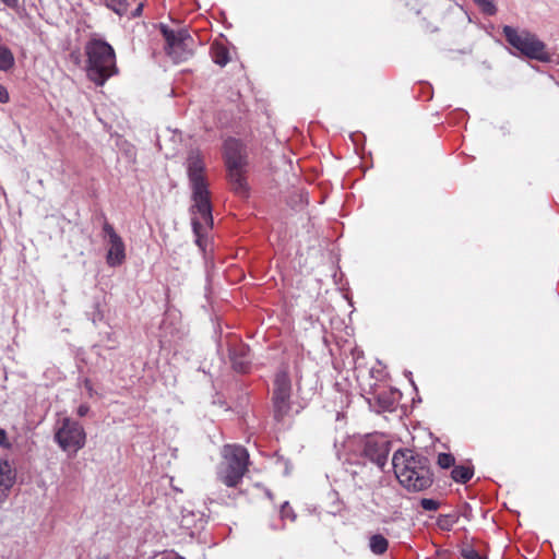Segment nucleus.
Here are the masks:
<instances>
[{
  "label": "nucleus",
  "mask_w": 559,
  "mask_h": 559,
  "mask_svg": "<svg viewBox=\"0 0 559 559\" xmlns=\"http://www.w3.org/2000/svg\"><path fill=\"white\" fill-rule=\"evenodd\" d=\"M229 357L233 364V368L237 372L245 373L250 368L249 348L243 345L233 346L229 349Z\"/></svg>",
  "instance_id": "15"
},
{
  "label": "nucleus",
  "mask_w": 559,
  "mask_h": 559,
  "mask_svg": "<svg viewBox=\"0 0 559 559\" xmlns=\"http://www.w3.org/2000/svg\"><path fill=\"white\" fill-rule=\"evenodd\" d=\"M9 99L10 97L7 87L0 84V103L5 104Z\"/></svg>",
  "instance_id": "26"
},
{
  "label": "nucleus",
  "mask_w": 559,
  "mask_h": 559,
  "mask_svg": "<svg viewBox=\"0 0 559 559\" xmlns=\"http://www.w3.org/2000/svg\"><path fill=\"white\" fill-rule=\"evenodd\" d=\"M502 32L506 40L522 55L540 61H547L549 59L548 53L545 50V44L540 41L536 35L527 31L520 32L508 25L503 27Z\"/></svg>",
  "instance_id": "5"
},
{
  "label": "nucleus",
  "mask_w": 559,
  "mask_h": 559,
  "mask_svg": "<svg viewBox=\"0 0 559 559\" xmlns=\"http://www.w3.org/2000/svg\"><path fill=\"white\" fill-rule=\"evenodd\" d=\"M439 502L437 500H433V499H428V498H423L420 500V507L425 510V511H436L439 509Z\"/></svg>",
  "instance_id": "24"
},
{
  "label": "nucleus",
  "mask_w": 559,
  "mask_h": 559,
  "mask_svg": "<svg viewBox=\"0 0 559 559\" xmlns=\"http://www.w3.org/2000/svg\"><path fill=\"white\" fill-rule=\"evenodd\" d=\"M484 13L493 15L497 12V8L491 0H473Z\"/></svg>",
  "instance_id": "23"
},
{
  "label": "nucleus",
  "mask_w": 559,
  "mask_h": 559,
  "mask_svg": "<svg viewBox=\"0 0 559 559\" xmlns=\"http://www.w3.org/2000/svg\"><path fill=\"white\" fill-rule=\"evenodd\" d=\"M292 381L287 371H280L274 379L273 408L276 420H282L290 411Z\"/></svg>",
  "instance_id": "8"
},
{
  "label": "nucleus",
  "mask_w": 559,
  "mask_h": 559,
  "mask_svg": "<svg viewBox=\"0 0 559 559\" xmlns=\"http://www.w3.org/2000/svg\"><path fill=\"white\" fill-rule=\"evenodd\" d=\"M142 10H143V3H139L138 8L134 10V12L132 13V16H140L141 13H142Z\"/></svg>",
  "instance_id": "30"
},
{
  "label": "nucleus",
  "mask_w": 559,
  "mask_h": 559,
  "mask_svg": "<svg viewBox=\"0 0 559 559\" xmlns=\"http://www.w3.org/2000/svg\"><path fill=\"white\" fill-rule=\"evenodd\" d=\"M187 175L192 190L191 206L192 228L197 237L198 246H202V238L206 229L213 225L212 205L210 200L209 183L205 177V162L199 148H191L186 159Z\"/></svg>",
  "instance_id": "1"
},
{
  "label": "nucleus",
  "mask_w": 559,
  "mask_h": 559,
  "mask_svg": "<svg viewBox=\"0 0 559 559\" xmlns=\"http://www.w3.org/2000/svg\"><path fill=\"white\" fill-rule=\"evenodd\" d=\"M84 386L88 391L90 395L92 396V394H93V384H92L91 380L85 379Z\"/></svg>",
  "instance_id": "29"
},
{
  "label": "nucleus",
  "mask_w": 559,
  "mask_h": 559,
  "mask_svg": "<svg viewBox=\"0 0 559 559\" xmlns=\"http://www.w3.org/2000/svg\"><path fill=\"white\" fill-rule=\"evenodd\" d=\"M463 559H485L474 548H465L461 552Z\"/></svg>",
  "instance_id": "25"
},
{
  "label": "nucleus",
  "mask_w": 559,
  "mask_h": 559,
  "mask_svg": "<svg viewBox=\"0 0 559 559\" xmlns=\"http://www.w3.org/2000/svg\"><path fill=\"white\" fill-rule=\"evenodd\" d=\"M222 461L216 467L217 480L227 487L236 488L249 466V453L238 444H225L221 450Z\"/></svg>",
  "instance_id": "4"
},
{
  "label": "nucleus",
  "mask_w": 559,
  "mask_h": 559,
  "mask_svg": "<svg viewBox=\"0 0 559 559\" xmlns=\"http://www.w3.org/2000/svg\"><path fill=\"white\" fill-rule=\"evenodd\" d=\"M104 4L118 15H123L128 11V0H103Z\"/></svg>",
  "instance_id": "21"
},
{
  "label": "nucleus",
  "mask_w": 559,
  "mask_h": 559,
  "mask_svg": "<svg viewBox=\"0 0 559 559\" xmlns=\"http://www.w3.org/2000/svg\"><path fill=\"white\" fill-rule=\"evenodd\" d=\"M369 547L374 555L380 556L388 550L389 542L383 535L373 534L369 538Z\"/></svg>",
  "instance_id": "18"
},
{
  "label": "nucleus",
  "mask_w": 559,
  "mask_h": 559,
  "mask_svg": "<svg viewBox=\"0 0 559 559\" xmlns=\"http://www.w3.org/2000/svg\"><path fill=\"white\" fill-rule=\"evenodd\" d=\"M160 32L166 40V52L175 62L186 61L193 56L194 39L187 28L174 31L162 25Z\"/></svg>",
  "instance_id": "6"
},
{
  "label": "nucleus",
  "mask_w": 559,
  "mask_h": 559,
  "mask_svg": "<svg viewBox=\"0 0 559 559\" xmlns=\"http://www.w3.org/2000/svg\"><path fill=\"white\" fill-rule=\"evenodd\" d=\"M87 56L86 75L97 86L118 73L114 48L102 39H92L86 44Z\"/></svg>",
  "instance_id": "3"
},
{
  "label": "nucleus",
  "mask_w": 559,
  "mask_h": 559,
  "mask_svg": "<svg viewBox=\"0 0 559 559\" xmlns=\"http://www.w3.org/2000/svg\"><path fill=\"white\" fill-rule=\"evenodd\" d=\"M90 411V406L87 404H81L79 407H78V415L80 417H84Z\"/></svg>",
  "instance_id": "27"
},
{
  "label": "nucleus",
  "mask_w": 559,
  "mask_h": 559,
  "mask_svg": "<svg viewBox=\"0 0 559 559\" xmlns=\"http://www.w3.org/2000/svg\"><path fill=\"white\" fill-rule=\"evenodd\" d=\"M474 476L473 465H454L451 471V478L455 483L466 484Z\"/></svg>",
  "instance_id": "16"
},
{
  "label": "nucleus",
  "mask_w": 559,
  "mask_h": 559,
  "mask_svg": "<svg viewBox=\"0 0 559 559\" xmlns=\"http://www.w3.org/2000/svg\"><path fill=\"white\" fill-rule=\"evenodd\" d=\"M389 444L383 440L369 438L365 442L364 455L379 467H383L388 461Z\"/></svg>",
  "instance_id": "10"
},
{
  "label": "nucleus",
  "mask_w": 559,
  "mask_h": 559,
  "mask_svg": "<svg viewBox=\"0 0 559 559\" xmlns=\"http://www.w3.org/2000/svg\"><path fill=\"white\" fill-rule=\"evenodd\" d=\"M14 66V56L12 51L0 45V70L8 71Z\"/></svg>",
  "instance_id": "20"
},
{
  "label": "nucleus",
  "mask_w": 559,
  "mask_h": 559,
  "mask_svg": "<svg viewBox=\"0 0 559 559\" xmlns=\"http://www.w3.org/2000/svg\"><path fill=\"white\" fill-rule=\"evenodd\" d=\"M392 464L399 483L408 491H424L433 483L428 457L414 450H397L393 454Z\"/></svg>",
  "instance_id": "2"
},
{
  "label": "nucleus",
  "mask_w": 559,
  "mask_h": 559,
  "mask_svg": "<svg viewBox=\"0 0 559 559\" xmlns=\"http://www.w3.org/2000/svg\"><path fill=\"white\" fill-rule=\"evenodd\" d=\"M180 527L185 530L187 534L193 536L194 531L198 530L195 514L193 512L182 513Z\"/></svg>",
  "instance_id": "19"
},
{
  "label": "nucleus",
  "mask_w": 559,
  "mask_h": 559,
  "mask_svg": "<svg viewBox=\"0 0 559 559\" xmlns=\"http://www.w3.org/2000/svg\"><path fill=\"white\" fill-rule=\"evenodd\" d=\"M15 471L5 460H0V503L8 497L10 489L15 483Z\"/></svg>",
  "instance_id": "14"
},
{
  "label": "nucleus",
  "mask_w": 559,
  "mask_h": 559,
  "mask_svg": "<svg viewBox=\"0 0 559 559\" xmlns=\"http://www.w3.org/2000/svg\"><path fill=\"white\" fill-rule=\"evenodd\" d=\"M223 155L226 167L247 165L242 143L237 139L229 138L224 142Z\"/></svg>",
  "instance_id": "11"
},
{
  "label": "nucleus",
  "mask_w": 559,
  "mask_h": 559,
  "mask_svg": "<svg viewBox=\"0 0 559 559\" xmlns=\"http://www.w3.org/2000/svg\"><path fill=\"white\" fill-rule=\"evenodd\" d=\"M164 559H185V558H182V557H180V556H174V557H171V558H170V557H166V558H164Z\"/></svg>",
  "instance_id": "32"
},
{
  "label": "nucleus",
  "mask_w": 559,
  "mask_h": 559,
  "mask_svg": "<svg viewBox=\"0 0 559 559\" xmlns=\"http://www.w3.org/2000/svg\"><path fill=\"white\" fill-rule=\"evenodd\" d=\"M103 236L107 238V254H106V263L110 267H117L124 263L127 254H126V245L117 234L114 226L105 218L103 224Z\"/></svg>",
  "instance_id": "9"
},
{
  "label": "nucleus",
  "mask_w": 559,
  "mask_h": 559,
  "mask_svg": "<svg viewBox=\"0 0 559 559\" xmlns=\"http://www.w3.org/2000/svg\"><path fill=\"white\" fill-rule=\"evenodd\" d=\"M401 393L392 388H383L374 394V401L379 412H392L399 402Z\"/></svg>",
  "instance_id": "12"
},
{
  "label": "nucleus",
  "mask_w": 559,
  "mask_h": 559,
  "mask_svg": "<svg viewBox=\"0 0 559 559\" xmlns=\"http://www.w3.org/2000/svg\"><path fill=\"white\" fill-rule=\"evenodd\" d=\"M55 439L63 451L76 453L85 444L83 427L70 418H63Z\"/></svg>",
  "instance_id": "7"
},
{
  "label": "nucleus",
  "mask_w": 559,
  "mask_h": 559,
  "mask_svg": "<svg viewBox=\"0 0 559 559\" xmlns=\"http://www.w3.org/2000/svg\"><path fill=\"white\" fill-rule=\"evenodd\" d=\"M287 509H288V508H287V506H284V507L282 508V511H281V512H282V515H283V516H288V515H289V512H288V510H287Z\"/></svg>",
  "instance_id": "31"
},
{
  "label": "nucleus",
  "mask_w": 559,
  "mask_h": 559,
  "mask_svg": "<svg viewBox=\"0 0 559 559\" xmlns=\"http://www.w3.org/2000/svg\"><path fill=\"white\" fill-rule=\"evenodd\" d=\"M211 56L213 61L221 67L226 66L229 61V51L227 47L221 43L212 44Z\"/></svg>",
  "instance_id": "17"
},
{
  "label": "nucleus",
  "mask_w": 559,
  "mask_h": 559,
  "mask_svg": "<svg viewBox=\"0 0 559 559\" xmlns=\"http://www.w3.org/2000/svg\"><path fill=\"white\" fill-rule=\"evenodd\" d=\"M227 178L231 186L233 191L241 197H245L248 192L247 180L245 177L246 166H228Z\"/></svg>",
  "instance_id": "13"
},
{
  "label": "nucleus",
  "mask_w": 559,
  "mask_h": 559,
  "mask_svg": "<svg viewBox=\"0 0 559 559\" xmlns=\"http://www.w3.org/2000/svg\"><path fill=\"white\" fill-rule=\"evenodd\" d=\"M0 445L9 447L7 432L3 429H0Z\"/></svg>",
  "instance_id": "28"
},
{
  "label": "nucleus",
  "mask_w": 559,
  "mask_h": 559,
  "mask_svg": "<svg viewBox=\"0 0 559 559\" xmlns=\"http://www.w3.org/2000/svg\"><path fill=\"white\" fill-rule=\"evenodd\" d=\"M437 464L440 468L448 469L455 464V457L451 453H439Z\"/></svg>",
  "instance_id": "22"
}]
</instances>
